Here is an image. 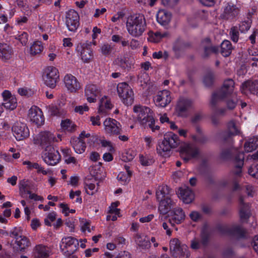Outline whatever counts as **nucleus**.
<instances>
[{"mask_svg": "<svg viewBox=\"0 0 258 258\" xmlns=\"http://www.w3.org/2000/svg\"><path fill=\"white\" fill-rule=\"evenodd\" d=\"M147 27L146 18L142 14L129 16L126 21V29L133 37H139L143 35Z\"/></svg>", "mask_w": 258, "mask_h": 258, "instance_id": "obj_1", "label": "nucleus"}, {"mask_svg": "<svg viewBox=\"0 0 258 258\" xmlns=\"http://www.w3.org/2000/svg\"><path fill=\"white\" fill-rule=\"evenodd\" d=\"M134 117L142 125H147L153 131L158 130L159 127L155 126L153 112L148 107L140 105H135L133 107Z\"/></svg>", "mask_w": 258, "mask_h": 258, "instance_id": "obj_2", "label": "nucleus"}, {"mask_svg": "<svg viewBox=\"0 0 258 258\" xmlns=\"http://www.w3.org/2000/svg\"><path fill=\"white\" fill-rule=\"evenodd\" d=\"M179 144L178 136L172 132H167L164 135L163 140L158 143L157 153L162 156L168 155L172 149L176 148Z\"/></svg>", "mask_w": 258, "mask_h": 258, "instance_id": "obj_3", "label": "nucleus"}, {"mask_svg": "<svg viewBox=\"0 0 258 258\" xmlns=\"http://www.w3.org/2000/svg\"><path fill=\"white\" fill-rule=\"evenodd\" d=\"M79 245V243L77 239L68 236L61 239L59 247L61 251L66 256H69L77 250Z\"/></svg>", "mask_w": 258, "mask_h": 258, "instance_id": "obj_4", "label": "nucleus"}, {"mask_svg": "<svg viewBox=\"0 0 258 258\" xmlns=\"http://www.w3.org/2000/svg\"><path fill=\"white\" fill-rule=\"evenodd\" d=\"M234 83L231 79H228L224 81L221 90L217 93L213 95L211 103L215 105L218 101L224 99L230 95L234 90Z\"/></svg>", "mask_w": 258, "mask_h": 258, "instance_id": "obj_5", "label": "nucleus"}, {"mask_svg": "<svg viewBox=\"0 0 258 258\" xmlns=\"http://www.w3.org/2000/svg\"><path fill=\"white\" fill-rule=\"evenodd\" d=\"M117 92L122 102L128 105L133 101L134 93L131 87L125 82H121L117 86Z\"/></svg>", "mask_w": 258, "mask_h": 258, "instance_id": "obj_6", "label": "nucleus"}, {"mask_svg": "<svg viewBox=\"0 0 258 258\" xmlns=\"http://www.w3.org/2000/svg\"><path fill=\"white\" fill-rule=\"evenodd\" d=\"M104 133L109 136H114L120 135L122 132V125L114 119L107 118L103 123Z\"/></svg>", "mask_w": 258, "mask_h": 258, "instance_id": "obj_7", "label": "nucleus"}, {"mask_svg": "<svg viewBox=\"0 0 258 258\" xmlns=\"http://www.w3.org/2000/svg\"><path fill=\"white\" fill-rule=\"evenodd\" d=\"M42 158L46 164L53 166L59 162L61 156L57 150L51 146H47L45 148Z\"/></svg>", "mask_w": 258, "mask_h": 258, "instance_id": "obj_8", "label": "nucleus"}, {"mask_svg": "<svg viewBox=\"0 0 258 258\" xmlns=\"http://www.w3.org/2000/svg\"><path fill=\"white\" fill-rule=\"evenodd\" d=\"M187 246L185 244H181L178 239L172 238L169 242V249L172 255L180 257H186L187 254Z\"/></svg>", "mask_w": 258, "mask_h": 258, "instance_id": "obj_9", "label": "nucleus"}, {"mask_svg": "<svg viewBox=\"0 0 258 258\" xmlns=\"http://www.w3.org/2000/svg\"><path fill=\"white\" fill-rule=\"evenodd\" d=\"M59 80L58 70L53 67H49L45 70L43 76L44 83L49 87L54 88Z\"/></svg>", "mask_w": 258, "mask_h": 258, "instance_id": "obj_10", "label": "nucleus"}, {"mask_svg": "<svg viewBox=\"0 0 258 258\" xmlns=\"http://www.w3.org/2000/svg\"><path fill=\"white\" fill-rule=\"evenodd\" d=\"M80 17L78 13L73 10H69L66 14V25L68 30L75 32L79 26Z\"/></svg>", "mask_w": 258, "mask_h": 258, "instance_id": "obj_11", "label": "nucleus"}, {"mask_svg": "<svg viewBox=\"0 0 258 258\" xmlns=\"http://www.w3.org/2000/svg\"><path fill=\"white\" fill-rule=\"evenodd\" d=\"M12 131L18 141L22 140L29 136V130L26 124L21 122H15L12 127Z\"/></svg>", "mask_w": 258, "mask_h": 258, "instance_id": "obj_12", "label": "nucleus"}, {"mask_svg": "<svg viewBox=\"0 0 258 258\" xmlns=\"http://www.w3.org/2000/svg\"><path fill=\"white\" fill-rule=\"evenodd\" d=\"M180 154L182 159L187 161L192 158H196L199 154V150L192 144L184 143L180 147Z\"/></svg>", "mask_w": 258, "mask_h": 258, "instance_id": "obj_13", "label": "nucleus"}, {"mask_svg": "<svg viewBox=\"0 0 258 258\" xmlns=\"http://www.w3.org/2000/svg\"><path fill=\"white\" fill-rule=\"evenodd\" d=\"M3 102L2 105L7 110H13L17 106V100L16 96L9 91L5 90L2 93Z\"/></svg>", "mask_w": 258, "mask_h": 258, "instance_id": "obj_14", "label": "nucleus"}, {"mask_svg": "<svg viewBox=\"0 0 258 258\" xmlns=\"http://www.w3.org/2000/svg\"><path fill=\"white\" fill-rule=\"evenodd\" d=\"M153 100L157 106L165 107L171 101L170 92L167 90L160 91L154 97Z\"/></svg>", "mask_w": 258, "mask_h": 258, "instance_id": "obj_15", "label": "nucleus"}, {"mask_svg": "<svg viewBox=\"0 0 258 258\" xmlns=\"http://www.w3.org/2000/svg\"><path fill=\"white\" fill-rule=\"evenodd\" d=\"M55 141H57L53 134L49 132H41L34 139V143L36 144H39L43 147H46L47 146H50L51 144Z\"/></svg>", "mask_w": 258, "mask_h": 258, "instance_id": "obj_16", "label": "nucleus"}, {"mask_svg": "<svg viewBox=\"0 0 258 258\" xmlns=\"http://www.w3.org/2000/svg\"><path fill=\"white\" fill-rule=\"evenodd\" d=\"M63 83L68 91L71 93H76L81 88L77 79L71 74L64 76Z\"/></svg>", "mask_w": 258, "mask_h": 258, "instance_id": "obj_17", "label": "nucleus"}, {"mask_svg": "<svg viewBox=\"0 0 258 258\" xmlns=\"http://www.w3.org/2000/svg\"><path fill=\"white\" fill-rule=\"evenodd\" d=\"M92 42L88 41L81 43L77 46V49L80 53L81 59L84 62H89L92 57V50L90 48Z\"/></svg>", "mask_w": 258, "mask_h": 258, "instance_id": "obj_18", "label": "nucleus"}, {"mask_svg": "<svg viewBox=\"0 0 258 258\" xmlns=\"http://www.w3.org/2000/svg\"><path fill=\"white\" fill-rule=\"evenodd\" d=\"M28 117L31 121L37 125H41L44 123V118L41 110L38 107L34 106L29 110Z\"/></svg>", "mask_w": 258, "mask_h": 258, "instance_id": "obj_19", "label": "nucleus"}, {"mask_svg": "<svg viewBox=\"0 0 258 258\" xmlns=\"http://www.w3.org/2000/svg\"><path fill=\"white\" fill-rule=\"evenodd\" d=\"M10 244L14 250L18 251H24L31 245L30 240L25 236L17 240H12Z\"/></svg>", "mask_w": 258, "mask_h": 258, "instance_id": "obj_20", "label": "nucleus"}, {"mask_svg": "<svg viewBox=\"0 0 258 258\" xmlns=\"http://www.w3.org/2000/svg\"><path fill=\"white\" fill-rule=\"evenodd\" d=\"M114 63L122 69L130 70L134 67L135 60L127 56L119 55L114 60Z\"/></svg>", "mask_w": 258, "mask_h": 258, "instance_id": "obj_21", "label": "nucleus"}, {"mask_svg": "<svg viewBox=\"0 0 258 258\" xmlns=\"http://www.w3.org/2000/svg\"><path fill=\"white\" fill-rule=\"evenodd\" d=\"M185 215L180 208L174 209L169 215V221L172 226L181 223L185 219Z\"/></svg>", "mask_w": 258, "mask_h": 258, "instance_id": "obj_22", "label": "nucleus"}, {"mask_svg": "<svg viewBox=\"0 0 258 258\" xmlns=\"http://www.w3.org/2000/svg\"><path fill=\"white\" fill-rule=\"evenodd\" d=\"M100 91L99 88L94 84H88L85 89V95L87 100L90 103L95 102L99 95Z\"/></svg>", "mask_w": 258, "mask_h": 258, "instance_id": "obj_23", "label": "nucleus"}, {"mask_svg": "<svg viewBox=\"0 0 258 258\" xmlns=\"http://www.w3.org/2000/svg\"><path fill=\"white\" fill-rule=\"evenodd\" d=\"M178 197L185 204L191 203L194 199V194L189 187L186 186L179 188L178 192Z\"/></svg>", "mask_w": 258, "mask_h": 258, "instance_id": "obj_24", "label": "nucleus"}, {"mask_svg": "<svg viewBox=\"0 0 258 258\" xmlns=\"http://www.w3.org/2000/svg\"><path fill=\"white\" fill-rule=\"evenodd\" d=\"M134 239L136 244L143 249H149L151 247L150 239L144 234L136 233Z\"/></svg>", "mask_w": 258, "mask_h": 258, "instance_id": "obj_25", "label": "nucleus"}, {"mask_svg": "<svg viewBox=\"0 0 258 258\" xmlns=\"http://www.w3.org/2000/svg\"><path fill=\"white\" fill-rule=\"evenodd\" d=\"M239 13V9L234 5L228 4L224 8L221 17L224 19H232L236 17Z\"/></svg>", "mask_w": 258, "mask_h": 258, "instance_id": "obj_26", "label": "nucleus"}, {"mask_svg": "<svg viewBox=\"0 0 258 258\" xmlns=\"http://www.w3.org/2000/svg\"><path fill=\"white\" fill-rule=\"evenodd\" d=\"M242 93L247 94L248 92L252 94L258 93V80L248 81L243 83L241 86Z\"/></svg>", "mask_w": 258, "mask_h": 258, "instance_id": "obj_27", "label": "nucleus"}, {"mask_svg": "<svg viewBox=\"0 0 258 258\" xmlns=\"http://www.w3.org/2000/svg\"><path fill=\"white\" fill-rule=\"evenodd\" d=\"M50 250L42 244L36 245L33 249L32 256L34 258H46L49 256Z\"/></svg>", "mask_w": 258, "mask_h": 258, "instance_id": "obj_28", "label": "nucleus"}, {"mask_svg": "<svg viewBox=\"0 0 258 258\" xmlns=\"http://www.w3.org/2000/svg\"><path fill=\"white\" fill-rule=\"evenodd\" d=\"M112 106L113 105L111 103L110 99L105 96L100 100L98 112L99 113L105 114L112 108Z\"/></svg>", "mask_w": 258, "mask_h": 258, "instance_id": "obj_29", "label": "nucleus"}, {"mask_svg": "<svg viewBox=\"0 0 258 258\" xmlns=\"http://www.w3.org/2000/svg\"><path fill=\"white\" fill-rule=\"evenodd\" d=\"M239 133V129L236 123L231 120L227 124V130L223 134L224 140L232 136L237 135Z\"/></svg>", "mask_w": 258, "mask_h": 258, "instance_id": "obj_30", "label": "nucleus"}, {"mask_svg": "<svg viewBox=\"0 0 258 258\" xmlns=\"http://www.w3.org/2000/svg\"><path fill=\"white\" fill-rule=\"evenodd\" d=\"M159 202L158 210L161 214H165L170 210L173 202L170 198H166L164 199L158 200Z\"/></svg>", "mask_w": 258, "mask_h": 258, "instance_id": "obj_31", "label": "nucleus"}, {"mask_svg": "<svg viewBox=\"0 0 258 258\" xmlns=\"http://www.w3.org/2000/svg\"><path fill=\"white\" fill-rule=\"evenodd\" d=\"M171 14L165 10H159L156 15L157 21L161 25L167 24L170 21Z\"/></svg>", "mask_w": 258, "mask_h": 258, "instance_id": "obj_32", "label": "nucleus"}, {"mask_svg": "<svg viewBox=\"0 0 258 258\" xmlns=\"http://www.w3.org/2000/svg\"><path fill=\"white\" fill-rule=\"evenodd\" d=\"M12 55L11 47L5 43H0V58L4 61L9 60Z\"/></svg>", "mask_w": 258, "mask_h": 258, "instance_id": "obj_33", "label": "nucleus"}, {"mask_svg": "<svg viewBox=\"0 0 258 258\" xmlns=\"http://www.w3.org/2000/svg\"><path fill=\"white\" fill-rule=\"evenodd\" d=\"M71 143L76 153L82 154L85 152L86 147L85 141L77 138L72 140Z\"/></svg>", "mask_w": 258, "mask_h": 258, "instance_id": "obj_34", "label": "nucleus"}, {"mask_svg": "<svg viewBox=\"0 0 258 258\" xmlns=\"http://www.w3.org/2000/svg\"><path fill=\"white\" fill-rule=\"evenodd\" d=\"M125 171L119 172L117 175V179L122 184H125L130 180L132 172L130 170V167L127 165L124 166Z\"/></svg>", "mask_w": 258, "mask_h": 258, "instance_id": "obj_35", "label": "nucleus"}, {"mask_svg": "<svg viewBox=\"0 0 258 258\" xmlns=\"http://www.w3.org/2000/svg\"><path fill=\"white\" fill-rule=\"evenodd\" d=\"M258 147V137L250 138L244 144V150L247 152H250Z\"/></svg>", "mask_w": 258, "mask_h": 258, "instance_id": "obj_36", "label": "nucleus"}, {"mask_svg": "<svg viewBox=\"0 0 258 258\" xmlns=\"http://www.w3.org/2000/svg\"><path fill=\"white\" fill-rule=\"evenodd\" d=\"M169 194V190L167 185H160L156 191V199L157 200H161L166 198H169L168 196Z\"/></svg>", "mask_w": 258, "mask_h": 258, "instance_id": "obj_37", "label": "nucleus"}, {"mask_svg": "<svg viewBox=\"0 0 258 258\" xmlns=\"http://www.w3.org/2000/svg\"><path fill=\"white\" fill-rule=\"evenodd\" d=\"M43 50L42 42L39 41H34L29 48V53L31 55H35L40 53Z\"/></svg>", "mask_w": 258, "mask_h": 258, "instance_id": "obj_38", "label": "nucleus"}, {"mask_svg": "<svg viewBox=\"0 0 258 258\" xmlns=\"http://www.w3.org/2000/svg\"><path fill=\"white\" fill-rule=\"evenodd\" d=\"M221 53L224 56H229L233 49L231 42L228 40H224L221 44Z\"/></svg>", "mask_w": 258, "mask_h": 258, "instance_id": "obj_39", "label": "nucleus"}, {"mask_svg": "<svg viewBox=\"0 0 258 258\" xmlns=\"http://www.w3.org/2000/svg\"><path fill=\"white\" fill-rule=\"evenodd\" d=\"M191 102L186 98H181L178 101L176 109L177 111L182 112L190 106Z\"/></svg>", "mask_w": 258, "mask_h": 258, "instance_id": "obj_40", "label": "nucleus"}, {"mask_svg": "<svg viewBox=\"0 0 258 258\" xmlns=\"http://www.w3.org/2000/svg\"><path fill=\"white\" fill-rule=\"evenodd\" d=\"M78 138L85 141V142L87 141L90 145L94 144L95 141L97 139L96 136L94 134L91 135L90 133H87L85 131L82 132Z\"/></svg>", "mask_w": 258, "mask_h": 258, "instance_id": "obj_41", "label": "nucleus"}, {"mask_svg": "<svg viewBox=\"0 0 258 258\" xmlns=\"http://www.w3.org/2000/svg\"><path fill=\"white\" fill-rule=\"evenodd\" d=\"M239 214L240 218L242 220L247 219L250 216L248 205L243 203L242 200L240 201Z\"/></svg>", "mask_w": 258, "mask_h": 258, "instance_id": "obj_42", "label": "nucleus"}, {"mask_svg": "<svg viewBox=\"0 0 258 258\" xmlns=\"http://www.w3.org/2000/svg\"><path fill=\"white\" fill-rule=\"evenodd\" d=\"M136 152L133 149H127L122 154L121 159L124 162H128L133 160L136 156Z\"/></svg>", "mask_w": 258, "mask_h": 258, "instance_id": "obj_43", "label": "nucleus"}, {"mask_svg": "<svg viewBox=\"0 0 258 258\" xmlns=\"http://www.w3.org/2000/svg\"><path fill=\"white\" fill-rule=\"evenodd\" d=\"M84 188L87 194L91 196L95 194L98 189L95 183H92L89 181L85 182Z\"/></svg>", "mask_w": 258, "mask_h": 258, "instance_id": "obj_44", "label": "nucleus"}, {"mask_svg": "<svg viewBox=\"0 0 258 258\" xmlns=\"http://www.w3.org/2000/svg\"><path fill=\"white\" fill-rule=\"evenodd\" d=\"M244 154L243 153H240L237 157H235V161L236 162V167L237 171L235 172V174L240 176L241 173V168L243 165Z\"/></svg>", "mask_w": 258, "mask_h": 258, "instance_id": "obj_45", "label": "nucleus"}, {"mask_svg": "<svg viewBox=\"0 0 258 258\" xmlns=\"http://www.w3.org/2000/svg\"><path fill=\"white\" fill-rule=\"evenodd\" d=\"M90 174L95 179L99 178L101 172L103 170L102 168L99 165H94L91 166L89 169Z\"/></svg>", "mask_w": 258, "mask_h": 258, "instance_id": "obj_46", "label": "nucleus"}, {"mask_svg": "<svg viewBox=\"0 0 258 258\" xmlns=\"http://www.w3.org/2000/svg\"><path fill=\"white\" fill-rule=\"evenodd\" d=\"M168 35V33L166 32L162 33L160 32L152 33L150 34L149 40L151 42L157 43L160 41L162 38L167 37Z\"/></svg>", "mask_w": 258, "mask_h": 258, "instance_id": "obj_47", "label": "nucleus"}, {"mask_svg": "<svg viewBox=\"0 0 258 258\" xmlns=\"http://www.w3.org/2000/svg\"><path fill=\"white\" fill-rule=\"evenodd\" d=\"M61 127L64 131L72 132L74 130L75 125L72 121L70 119H66L61 121Z\"/></svg>", "mask_w": 258, "mask_h": 258, "instance_id": "obj_48", "label": "nucleus"}, {"mask_svg": "<svg viewBox=\"0 0 258 258\" xmlns=\"http://www.w3.org/2000/svg\"><path fill=\"white\" fill-rule=\"evenodd\" d=\"M34 169L36 170L37 173L38 174H41L43 175H50L52 173V171L50 169L48 168H45L43 166L37 162L36 163Z\"/></svg>", "mask_w": 258, "mask_h": 258, "instance_id": "obj_49", "label": "nucleus"}, {"mask_svg": "<svg viewBox=\"0 0 258 258\" xmlns=\"http://www.w3.org/2000/svg\"><path fill=\"white\" fill-rule=\"evenodd\" d=\"M64 162L67 164H72L73 167L79 168L80 166L78 160L74 157L67 155L64 157Z\"/></svg>", "mask_w": 258, "mask_h": 258, "instance_id": "obj_50", "label": "nucleus"}, {"mask_svg": "<svg viewBox=\"0 0 258 258\" xmlns=\"http://www.w3.org/2000/svg\"><path fill=\"white\" fill-rule=\"evenodd\" d=\"M15 39L18 40L23 45H26L28 40V35L26 32H21L15 36Z\"/></svg>", "mask_w": 258, "mask_h": 258, "instance_id": "obj_51", "label": "nucleus"}, {"mask_svg": "<svg viewBox=\"0 0 258 258\" xmlns=\"http://www.w3.org/2000/svg\"><path fill=\"white\" fill-rule=\"evenodd\" d=\"M113 48L108 43H104L100 46V51L105 56H108L111 54Z\"/></svg>", "mask_w": 258, "mask_h": 258, "instance_id": "obj_52", "label": "nucleus"}, {"mask_svg": "<svg viewBox=\"0 0 258 258\" xmlns=\"http://www.w3.org/2000/svg\"><path fill=\"white\" fill-rule=\"evenodd\" d=\"M17 5L24 11L27 15L31 13V10L29 7L27 2L26 0H16Z\"/></svg>", "mask_w": 258, "mask_h": 258, "instance_id": "obj_53", "label": "nucleus"}, {"mask_svg": "<svg viewBox=\"0 0 258 258\" xmlns=\"http://www.w3.org/2000/svg\"><path fill=\"white\" fill-rule=\"evenodd\" d=\"M229 35L231 40L236 43L239 39V32L236 27H233L231 28Z\"/></svg>", "mask_w": 258, "mask_h": 258, "instance_id": "obj_54", "label": "nucleus"}, {"mask_svg": "<svg viewBox=\"0 0 258 258\" xmlns=\"http://www.w3.org/2000/svg\"><path fill=\"white\" fill-rule=\"evenodd\" d=\"M56 214L54 212L49 213L44 220V223L46 225L50 226L51 223L56 219Z\"/></svg>", "mask_w": 258, "mask_h": 258, "instance_id": "obj_55", "label": "nucleus"}, {"mask_svg": "<svg viewBox=\"0 0 258 258\" xmlns=\"http://www.w3.org/2000/svg\"><path fill=\"white\" fill-rule=\"evenodd\" d=\"M140 162L143 166H149L153 162V159L147 156L140 155Z\"/></svg>", "mask_w": 258, "mask_h": 258, "instance_id": "obj_56", "label": "nucleus"}, {"mask_svg": "<svg viewBox=\"0 0 258 258\" xmlns=\"http://www.w3.org/2000/svg\"><path fill=\"white\" fill-rule=\"evenodd\" d=\"M119 205L118 202H116L114 203H112L110 207H109V213L110 214H114L115 215H119L120 210L118 209L117 207Z\"/></svg>", "mask_w": 258, "mask_h": 258, "instance_id": "obj_57", "label": "nucleus"}, {"mask_svg": "<svg viewBox=\"0 0 258 258\" xmlns=\"http://www.w3.org/2000/svg\"><path fill=\"white\" fill-rule=\"evenodd\" d=\"M101 146L107 148V150L110 152H114V148L113 147L111 143L106 140H102L100 141Z\"/></svg>", "mask_w": 258, "mask_h": 258, "instance_id": "obj_58", "label": "nucleus"}, {"mask_svg": "<svg viewBox=\"0 0 258 258\" xmlns=\"http://www.w3.org/2000/svg\"><path fill=\"white\" fill-rule=\"evenodd\" d=\"M251 22L249 21L242 22L239 25V30L241 32H244L248 30L251 26Z\"/></svg>", "mask_w": 258, "mask_h": 258, "instance_id": "obj_59", "label": "nucleus"}, {"mask_svg": "<svg viewBox=\"0 0 258 258\" xmlns=\"http://www.w3.org/2000/svg\"><path fill=\"white\" fill-rule=\"evenodd\" d=\"M248 172L251 176L258 178V164L251 166L249 169Z\"/></svg>", "mask_w": 258, "mask_h": 258, "instance_id": "obj_60", "label": "nucleus"}, {"mask_svg": "<svg viewBox=\"0 0 258 258\" xmlns=\"http://www.w3.org/2000/svg\"><path fill=\"white\" fill-rule=\"evenodd\" d=\"M90 121L93 126H100L101 125L100 117L99 115L91 116Z\"/></svg>", "mask_w": 258, "mask_h": 258, "instance_id": "obj_61", "label": "nucleus"}, {"mask_svg": "<svg viewBox=\"0 0 258 258\" xmlns=\"http://www.w3.org/2000/svg\"><path fill=\"white\" fill-rule=\"evenodd\" d=\"M88 110L89 107L86 104L83 105L77 106L75 108V111L81 114H83L84 112L88 111Z\"/></svg>", "mask_w": 258, "mask_h": 258, "instance_id": "obj_62", "label": "nucleus"}, {"mask_svg": "<svg viewBox=\"0 0 258 258\" xmlns=\"http://www.w3.org/2000/svg\"><path fill=\"white\" fill-rule=\"evenodd\" d=\"M18 93L21 96H30L33 94V91L30 89L21 88L18 89Z\"/></svg>", "mask_w": 258, "mask_h": 258, "instance_id": "obj_63", "label": "nucleus"}, {"mask_svg": "<svg viewBox=\"0 0 258 258\" xmlns=\"http://www.w3.org/2000/svg\"><path fill=\"white\" fill-rule=\"evenodd\" d=\"M218 51V48L215 46H211L209 44L204 48L205 54L204 55L207 56L210 52H216Z\"/></svg>", "mask_w": 258, "mask_h": 258, "instance_id": "obj_64", "label": "nucleus"}]
</instances>
